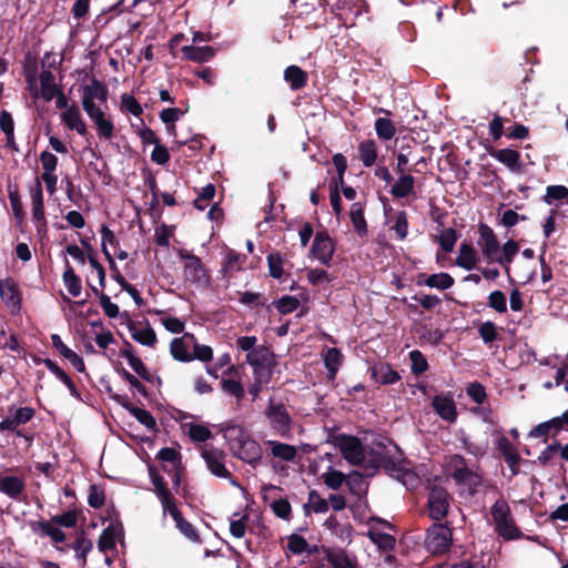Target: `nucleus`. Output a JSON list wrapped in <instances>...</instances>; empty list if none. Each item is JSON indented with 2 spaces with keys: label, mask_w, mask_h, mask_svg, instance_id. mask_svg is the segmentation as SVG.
<instances>
[{
  "label": "nucleus",
  "mask_w": 568,
  "mask_h": 568,
  "mask_svg": "<svg viewBox=\"0 0 568 568\" xmlns=\"http://www.w3.org/2000/svg\"><path fill=\"white\" fill-rule=\"evenodd\" d=\"M496 534L506 541L525 538V534L516 525L511 509L504 498L497 499L490 507Z\"/></svg>",
  "instance_id": "1"
},
{
  "label": "nucleus",
  "mask_w": 568,
  "mask_h": 568,
  "mask_svg": "<svg viewBox=\"0 0 568 568\" xmlns=\"http://www.w3.org/2000/svg\"><path fill=\"white\" fill-rule=\"evenodd\" d=\"M178 255L185 262L183 267L185 282L199 287H206L210 285V272L199 256L183 248L179 250Z\"/></svg>",
  "instance_id": "2"
},
{
  "label": "nucleus",
  "mask_w": 568,
  "mask_h": 568,
  "mask_svg": "<svg viewBox=\"0 0 568 568\" xmlns=\"http://www.w3.org/2000/svg\"><path fill=\"white\" fill-rule=\"evenodd\" d=\"M273 433L283 438L292 435V417L283 403H274L272 399L265 410Z\"/></svg>",
  "instance_id": "3"
},
{
  "label": "nucleus",
  "mask_w": 568,
  "mask_h": 568,
  "mask_svg": "<svg viewBox=\"0 0 568 568\" xmlns=\"http://www.w3.org/2000/svg\"><path fill=\"white\" fill-rule=\"evenodd\" d=\"M428 490V516L435 521H440L448 514L452 496L447 489L439 484H430Z\"/></svg>",
  "instance_id": "4"
},
{
  "label": "nucleus",
  "mask_w": 568,
  "mask_h": 568,
  "mask_svg": "<svg viewBox=\"0 0 568 568\" xmlns=\"http://www.w3.org/2000/svg\"><path fill=\"white\" fill-rule=\"evenodd\" d=\"M453 542L452 530L440 523H435L427 530L426 547L433 555H442L449 550Z\"/></svg>",
  "instance_id": "5"
},
{
  "label": "nucleus",
  "mask_w": 568,
  "mask_h": 568,
  "mask_svg": "<svg viewBox=\"0 0 568 568\" xmlns=\"http://www.w3.org/2000/svg\"><path fill=\"white\" fill-rule=\"evenodd\" d=\"M336 251V241L333 240L327 230L315 233L310 254L321 264L329 266Z\"/></svg>",
  "instance_id": "6"
},
{
  "label": "nucleus",
  "mask_w": 568,
  "mask_h": 568,
  "mask_svg": "<svg viewBox=\"0 0 568 568\" xmlns=\"http://www.w3.org/2000/svg\"><path fill=\"white\" fill-rule=\"evenodd\" d=\"M335 442L342 456L348 464L359 466L364 463V446L358 437L341 434L335 438Z\"/></svg>",
  "instance_id": "7"
},
{
  "label": "nucleus",
  "mask_w": 568,
  "mask_h": 568,
  "mask_svg": "<svg viewBox=\"0 0 568 568\" xmlns=\"http://www.w3.org/2000/svg\"><path fill=\"white\" fill-rule=\"evenodd\" d=\"M202 457L205 460L207 469L216 477L229 479L233 486L239 487L237 479L224 465L225 454L216 448L203 449Z\"/></svg>",
  "instance_id": "8"
},
{
  "label": "nucleus",
  "mask_w": 568,
  "mask_h": 568,
  "mask_svg": "<svg viewBox=\"0 0 568 568\" xmlns=\"http://www.w3.org/2000/svg\"><path fill=\"white\" fill-rule=\"evenodd\" d=\"M383 468L385 473L396 479H402L407 475V470L396 462L389 454L372 450V459L368 460L366 468Z\"/></svg>",
  "instance_id": "9"
},
{
  "label": "nucleus",
  "mask_w": 568,
  "mask_h": 568,
  "mask_svg": "<svg viewBox=\"0 0 568 568\" xmlns=\"http://www.w3.org/2000/svg\"><path fill=\"white\" fill-rule=\"evenodd\" d=\"M110 518L111 524L102 530L98 539V548L101 552L104 554L110 550H114L116 546V539L123 536V526L114 508L111 509Z\"/></svg>",
  "instance_id": "10"
},
{
  "label": "nucleus",
  "mask_w": 568,
  "mask_h": 568,
  "mask_svg": "<svg viewBox=\"0 0 568 568\" xmlns=\"http://www.w3.org/2000/svg\"><path fill=\"white\" fill-rule=\"evenodd\" d=\"M564 429H567L566 412L560 416L552 417L532 427L528 433V437L542 438V443H547L549 437H557Z\"/></svg>",
  "instance_id": "11"
},
{
  "label": "nucleus",
  "mask_w": 568,
  "mask_h": 568,
  "mask_svg": "<svg viewBox=\"0 0 568 568\" xmlns=\"http://www.w3.org/2000/svg\"><path fill=\"white\" fill-rule=\"evenodd\" d=\"M36 409L29 406L16 407L14 405L9 406L8 416L0 422V433L7 430H16L30 420L33 419Z\"/></svg>",
  "instance_id": "12"
},
{
  "label": "nucleus",
  "mask_w": 568,
  "mask_h": 568,
  "mask_svg": "<svg viewBox=\"0 0 568 568\" xmlns=\"http://www.w3.org/2000/svg\"><path fill=\"white\" fill-rule=\"evenodd\" d=\"M231 452L234 457L250 464L253 467H256L260 464L263 455L261 445L251 436L246 437Z\"/></svg>",
  "instance_id": "13"
},
{
  "label": "nucleus",
  "mask_w": 568,
  "mask_h": 568,
  "mask_svg": "<svg viewBox=\"0 0 568 568\" xmlns=\"http://www.w3.org/2000/svg\"><path fill=\"white\" fill-rule=\"evenodd\" d=\"M112 399L121 405L124 409H126L140 424L145 426L149 430L156 433L158 424L153 415L143 408L134 406L130 403L129 397L126 395H112Z\"/></svg>",
  "instance_id": "14"
},
{
  "label": "nucleus",
  "mask_w": 568,
  "mask_h": 568,
  "mask_svg": "<svg viewBox=\"0 0 568 568\" xmlns=\"http://www.w3.org/2000/svg\"><path fill=\"white\" fill-rule=\"evenodd\" d=\"M0 297L12 314L21 310L22 295L18 284L11 277L0 280Z\"/></svg>",
  "instance_id": "15"
},
{
  "label": "nucleus",
  "mask_w": 568,
  "mask_h": 568,
  "mask_svg": "<svg viewBox=\"0 0 568 568\" xmlns=\"http://www.w3.org/2000/svg\"><path fill=\"white\" fill-rule=\"evenodd\" d=\"M478 233L480 236L478 245L481 248L483 255L490 262L500 251L499 241L493 229L485 223L478 225Z\"/></svg>",
  "instance_id": "16"
},
{
  "label": "nucleus",
  "mask_w": 568,
  "mask_h": 568,
  "mask_svg": "<svg viewBox=\"0 0 568 568\" xmlns=\"http://www.w3.org/2000/svg\"><path fill=\"white\" fill-rule=\"evenodd\" d=\"M432 406L436 414L448 423H455L457 419L456 404L452 395H436L432 400Z\"/></svg>",
  "instance_id": "17"
},
{
  "label": "nucleus",
  "mask_w": 568,
  "mask_h": 568,
  "mask_svg": "<svg viewBox=\"0 0 568 568\" xmlns=\"http://www.w3.org/2000/svg\"><path fill=\"white\" fill-rule=\"evenodd\" d=\"M488 154L497 160L498 162L506 165L511 172H521V155L518 151L505 148V149H488Z\"/></svg>",
  "instance_id": "18"
},
{
  "label": "nucleus",
  "mask_w": 568,
  "mask_h": 568,
  "mask_svg": "<svg viewBox=\"0 0 568 568\" xmlns=\"http://www.w3.org/2000/svg\"><path fill=\"white\" fill-rule=\"evenodd\" d=\"M496 448L499 450L501 456L504 457L506 464L508 465L511 477H515L519 474V463L521 460L520 455L516 450L515 446L510 443V440L501 436L497 440Z\"/></svg>",
  "instance_id": "19"
},
{
  "label": "nucleus",
  "mask_w": 568,
  "mask_h": 568,
  "mask_svg": "<svg viewBox=\"0 0 568 568\" xmlns=\"http://www.w3.org/2000/svg\"><path fill=\"white\" fill-rule=\"evenodd\" d=\"M519 252V244L514 240H508L501 247V253H497L496 257L490 261V263H498L504 267L505 274L508 278V282L513 284L515 280L510 274V264L513 263L515 256Z\"/></svg>",
  "instance_id": "20"
},
{
  "label": "nucleus",
  "mask_w": 568,
  "mask_h": 568,
  "mask_svg": "<svg viewBox=\"0 0 568 568\" xmlns=\"http://www.w3.org/2000/svg\"><path fill=\"white\" fill-rule=\"evenodd\" d=\"M26 491V481L19 476H1L0 493L9 498L20 501Z\"/></svg>",
  "instance_id": "21"
},
{
  "label": "nucleus",
  "mask_w": 568,
  "mask_h": 568,
  "mask_svg": "<svg viewBox=\"0 0 568 568\" xmlns=\"http://www.w3.org/2000/svg\"><path fill=\"white\" fill-rule=\"evenodd\" d=\"M54 523L50 520H31L29 521V527L31 528L33 534H41L42 536H48L52 539L53 542L60 544L63 542L67 538L64 531L54 526Z\"/></svg>",
  "instance_id": "22"
},
{
  "label": "nucleus",
  "mask_w": 568,
  "mask_h": 568,
  "mask_svg": "<svg viewBox=\"0 0 568 568\" xmlns=\"http://www.w3.org/2000/svg\"><path fill=\"white\" fill-rule=\"evenodd\" d=\"M183 59L192 62L203 63L215 57V49L210 45L196 47L193 44L181 48Z\"/></svg>",
  "instance_id": "23"
},
{
  "label": "nucleus",
  "mask_w": 568,
  "mask_h": 568,
  "mask_svg": "<svg viewBox=\"0 0 568 568\" xmlns=\"http://www.w3.org/2000/svg\"><path fill=\"white\" fill-rule=\"evenodd\" d=\"M61 120L70 130H75L78 134L84 136L88 134V129L83 122L81 112L75 103L70 105L62 114Z\"/></svg>",
  "instance_id": "24"
},
{
  "label": "nucleus",
  "mask_w": 568,
  "mask_h": 568,
  "mask_svg": "<svg viewBox=\"0 0 568 568\" xmlns=\"http://www.w3.org/2000/svg\"><path fill=\"white\" fill-rule=\"evenodd\" d=\"M246 362L253 367L275 366L276 362L274 353L266 346H256L252 352L247 353Z\"/></svg>",
  "instance_id": "25"
},
{
  "label": "nucleus",
  "mask_w": 568,
  "mask_h": 568,
  "mask_svg": "<svg viewBox=\"0 0 568 568\" xmlns=\"http://www.w3.org/2000/svg\"><path fill=\"white\" fill-rule=\"evenodd\" d=\"M372 377L382 385H392L400 379L398 372L387 363H379L372 368Z\"/></svg>",
  "instance_id": "26"
},
{
  "label": "nucleus",
  "mask_w": 568,
  "mask_h": 568,
  "mask_svg": "<svg viewBox=\"0 0 568 568\" xmlns=\"http://www.w3.org/2000/svg\"><path fill=\"white\" fill-rule=\"evenodd\" d=\"M109 91L104 83L99 81L95 78H92L91 85L82 87V101H94V99L99 100L102 103H105L108 100Z\"/></svg>",
  "instance_id": "27"
},
{
  "label": "nucleus",
  "mask_w": 568,
  "mask_h": 568,
  "mask_svg": "<svg viewBox=\"0 0 568 568\" xmlns=\"http://www.w3.org/2000/svg\"><path fill=\"white\" fill-rule=\"evenodd\" d=\"M185 338L195 341V337L193 334L185 333L183 337L173 338L170 344L171 355L174 359H176L179 362H191L194 359V356H191V353H189L187 346L184 343Z\"/></svg>",
  "instance_id": "28"
},
{
  "label": "nucleus",
  "mask_w": 568,
  "mask_h": 568,
  "mask_svg": "<svg viewBox=\"0 0 568 568\" xmlns=\"http://www.w3.org/2000/svg\"><path fill=\"white\" fill-rule=\"evenodd\" d=\"M477 256L471 242L464 241L459 247V255L456 258V264L467 271L476 267Z\"/></svg>",
  "instance_id": "29"
},
{
  "label": "nucleus",
  "mask_w": 568,
  "mask_h": 568,
  "mask_svg": "<svg viewBox=\"0 0 568 568\" xmlns=\"http://www.w3.org/2000/svg\"><path fill=\"white\" fill-rule=\"evenodd\" d=\"M62 280L70 295L77 297L81 294V278L74 272L68 258L64 260V272L62 274Z\"/></svg>",
  "instance_id": "30"
},
{
  "label": "nucleus",
  "mask_w": 568,
  "mask_h": 568,
  "mask_svg": "<svg viewBox=\"0 0 568 568\" xmlns=\"http://www.w3.org/2000/svg\"><path fill=\"white\" fill-rule=\"evenodd\" d=\"M223 436L227 442L230 450L234 449L240 443H242L246 437H248V433L245 430L243 426L227 423L223 428Z\"/></svg>",
  "instance_id": "31"
},
{
  "label": "nucleus",
  "mask_w": 568,
  "mask_h": 568,
  "mask_svg": "<svg viewBox=\"0 0 568 568\" xmlns=\"http://www.w3.org/2000/svg\"><path fill=\"white\" fill-rule=\"evenodd\" d=\"M349 217L355 233L359 237L366 236L368 233L367 222L364 216V209L359 202H355L351 205Z\"/></svg>",
  "instance_id": "32"
},
{
  "label": "nucleus",
  "mask_w": 568,
  "mask_h": 568,
  "mask_svg": "<svg viewBox=\"0 0 568 568\" xmlns=\"http://www.w3.org/2000/svg\"><path fill=\"white\" fill-rule=\"evenodd\" d=\"M284 80L292 90L303 89L308 80L307 73L297 65H290L284 71Z\"/></svg>",
  "instance_id": "33"
},
{
  "label": "nucleus",
  "mask_w": 568,
  "mask_h": 568,
  "mask_svg": "<svg viewBox=\"0 0 568 568\" xmlns=\"http://www.w3.org/2000/svg\"><path fill=\"white\" fill-rule=\"evenodd\" d=\"M343 355L336 347L326 348L323 351L324 365L328 372V377L334 379L342 364Z\"/></svg>",
  "instance_id": "34"
},
{
  "label": "nucleus",
  "mask_w": 568,
  "mask_h": 568,
  "mask_svg": "<svg viewBox=\"0 0 568 568\" xmlns=\"http://www.w3.org/2000/svg\"><path fill=\"white\" fill-rule=\"evenodd\" d=\"M358 158L365 168H371L377 160V145L372 139L364 140L358 144Z\"/></svg>",
  "instance_id": "35"
},
{
  "label": "nucleus",
  "mask_w": 568,
  "mask_h": 568,
  "mask_svg": "<svg viewBox=\"0 0 568 568\" xmlns=\"http://www.w3.org/2000/svg\"><path fill=\"white\" fill-rule=\"evenodd\" d=\"M455 283L454 277L448 273H435L425 276L424 281L418 280V284H424L432 288H438V290H447L452 287Z\"/></svg>",
  "instance_id": "36"
},
{
  "label": "nucleus",
  "mask_w": 568,
  "mask_h": 568,
  "mask_svg": "<svg viewBox=\"0 0 568 568\" xmlns=\"http://www.w3.org/2000/svg\"><path fill=\"white\" fill-rule=\"evenodd\" d=\"M415 179L410 174H400L393 184L390 194L396 199L407 197L414 190Z\"/></svg>",
  "instance_id": "37"
},
{
  "label": "nucleus",
  "mask_w": 568,
  "mask_h": 568,
  "mask_svg": "<svg viewBox=\"0 0 568 568\" xmlns=\"http://www.w3.org/2000/svg\"><path fill=\"white\" fill-rule=\"evenodd\" d=\"M327 561L333 568H356V564L351 560L345 550L333 551L331 548L323 547Z\"/></svg>",
  "instance_id": "38"
},
{
  "label": "nucleus",
  "mask_w": 568,
  "mask_h": 568,
  "mask_svg": "<svg viewBox=\"0 0 568 568\" xmlns=\"http://www.w3.org/2000/svg\"><path fill=\"white\" fill-rule=\"evenodd\" d=\"M454 480L457 485L467 486L470 494H474L481 486L483 476L467 467L462 471V475L455 477Z\"/></svg>",
  "instance_id": "39"
},
{
  "label": "nucleus",
  "mask_w": 568,
  "mask_h": 568,
  "mask_svg": "<svg viewBox=\"0 0 568 568\" xmlns=\"http://www.w3.org/2000/svg\"><path fill=\"white\" fill-rule=\"evenodd\" d=\"M41 94L45 101H51L55 93L60 90L54 83V75L49 70H43L40 73Z\"/></svg>",
  "instance_id": "40"
},
{
  "label": "nucleus",
  "mask_w": 568,
  "mask_h": 568,
  "mask_svg": "<svg viewBox=\"0 0 568 568\" xmlns=\"http://www.w3.org/2000/svg\"><path fill=\"white\" fill-rule=\"evenodd\" d=\"M268 445L271 447V454L285 462H292L296 457V448L293 445L270 440Z\"/></svg>",
  "instance_id": "41"
},
{
  "label": "nucleus",
  "mask_w": 568,
  "mask_h": 568,
  "mask_svg": "<svg viewBox=\"0 0 568 568\" xmlns=\"http://www.w3.org/2000/svg\"><path fill=\"white\" fill-rule=\"evenodd\" d=\"M246 256L241 255L234 250H229L225 258L222 263V272L224 274H233L242 268V264L245 262Z\"/></svg>",
  "instance_id": "42"
},
{
  "label": "nucleus",
  "mask_w": 568,
  "mask_h": 568,
  "mask_svg": "<svg viewBox=\"0 0 568 568\" xmlns=\"http://www.w3.org/2000/svg\"><path fill=\"white\" fill-rule=\"evenodd\" d=\"M368 537L383 551H390L395 548L396 539L387 532L369 530Z\"/></svg>",
  "instance_id": "43"
},
{
  "label": "nucleus",
  "mask_w": 568,
  "mask_h": 568,
  "mask_svg": "<svg viewBox=\"0 0 568 568\" xmlns=\"http://www.w3.org/2000/svg\"><path fill=\"white\" fill-rule=\"evenodd\" d=\"M307 499H308V503L306 505H304L305 513H308V507H311L313 509V511L316 514H324V513L328 511V509H329L328 501L326 499H324L317 490L312 489L308 493Z\"/></svg>",
  "instance_id": "44"
},
{
  "label": "nucleus",
  "mask_w": 568,
  "mask_h": 568,
  "mask_svg": "<svg viewBox=\"0 0 568 568\" xmlns=\"http://www.w3.org/2000/svg\"><path fill=\"white\" fill-rule=\"evenodd\" d=\"M375 131L378 139L388 141L396 134V128L392 120L387 118H378L375 121Z\"/></svg>",
  "instance_id": "45"
},
{
  "label": "nucleus",
  "mask_w": 568,
  "mask_h": 568,
  "mask_svg": "<svg viewBox=\"0 0 568 568\" xmlns=\"http://www.w3.org/2000/svg\"><path fill=\"white\" fill-rule=\"evenodd\" d=\"M478 334L485 344H491L501 338L498 333V327L491 321L481 323L478 327Z\"/></svg>",
  "instance_id": "46"
},
{
  "label": "nucleus",
  "mask_w": 568,
  "mask_h": 568,
  "mask_svg": "<svg viewBox=\"0 0 568 568\" xmlns=\"http://www.w3.org/2000/svg\"><path fill=\"white\" fill-rule=\"evenodd\" d=\"M116 373L120 375V377L123 381H125L130 385V388L133 392L139 393L143 397H149V392H148L146 387L139 381L138 377H135L133 374H131L124 367L118 368Z\"/></svg>",
  "instance_id": "47"
},
{
  "label": "nucleus",
  "mask_w": 568,
  "mask_h": 568,
  "mask_svg": "<svg viewBox=\"0 0 568 568\" xmlns=\"http://www.w3.org/2000/svg\"><path fill=\"white\" fill-rule=\"evenodd\" d=\"M128 364L143 381L148 383H154L155 377L149 372V369L146 368V366L139 356L135 355L132 358H130V361H128ZM156 381L159 384H161L160 377H156Z\"/></svg>",
  "instance_id": "48"
},
{
  "label": "nucleus",
  "mask_w": 568,
  "mask_h": 568,
  "mask_svg": "<svg viewBox=\"0 0 568 568\" xmlns=\"http://www.w3.org/2000/svg\"><path fill=\"white\" fill-rule=\"evenodd\" d=\"M300 300L292 295H284L277 301L273 302L280 314L287 315L293 313L300 307Z\"/></svg>",
  "instance_id": "49"
},
{
  "label": "nucleus",
  "mask_w": 568,
  "mask_h": 568,
  "mask_svg": "<svg viewBox=\"0 0 568 568\" xmlns=\"http://www.w3.org/2000/svg\"><path fill=\"white\" fill-rule=\"evenodd\" d=\"M131 336L138 343L149 347H154L158 342L156 334L151 326H148L143 329H131Z\"/></svg>",
  "instance_id": "50"
},
{
  "label": "nucleus",
  "mask_w": 568,
  "mask_h": 568,
  "mask_svg": "<svg viewBox=\"0 0 568 568\" xmlns=\"http://www.w3.org/2000/svg\"><path fill=\"white\" fill-rule=\"evenodd\" d=\"M184 114V111L180 108H166L160 112V119L166 124L170 133L175 132L174 123Z\"/></svg>",
  "instance_id": "51"
},
{
  "label": "nucleus",
  "mask_w": 568,
  "mask_h": 568,
  "mask_svg": "<svg viewBox=\"0 0 568 568\" xmlns=\"http://www.w3.org/2000/svg\"><path fill=\"white\" fill-rule=\"evenodd\" d=\"M559 449H560V442L554 440L545 449L541 450V453L538 456L536 462L542 467L552 465L555 456L559 455Z\"/></svg>",
  "instance_id": "52"
},
{
  "label": "nucleus",
  "mask_w": 568,
  "mask_h": 568,
  "mask_svg": "<svg viewBox=\"0 0 568 568\" xmlns=\"http://www.w3.org/2000/svg\"><path fill=\"white\" fill-rule=\"evenodd\" d=\"M458 240V233L453 227H447L442 231L438 236V243L445 253H450Z\"/></svg>",
  "instance_id": "53"
},
{
  "label": "nucleus",
  "mask_w": 568,
  "mask_h": 568,
  "mask_svg": "<svg viewBox=\"0 0 568 568\" xmlns=\"http://www.w3.org/2000/svg\"><path fill=\"white\" fill-rule=\"evenodd\" d=\"M71 547L75 550L77 558L82 560L81 566L84 567L87 564V556L93 548V542L84 536H80L74 540Z\"/></svg>",
  "instance_id": "54"
},
{
  "label": "nucleus",
  "mask_w": 568,
  "mask_h": 568,
  "mask_svg": "<svg viewBox=\"0 0 568 568\" xmlns=\"http://www.w3.org/2000/svg\"><path fill=\"white\" fill-rule=\"evenodd\" d=\"M408 356L412 362L410 369L414 375H422L428 369L427 359L420 351L414 349L409 352Z\"/></svg>",
  "instance_id": "55"
},
{
  "label": "nucleus",
  "mask_w": 568,
  "mask_h": 568,
  "mask_svg": "<svg viewBox=\"0 0 568 568\" xmlns=\"http://www.w3.org/2000/svg\"><path fill=\"white\" fill-rule=\"evenodd\" d=\"M8 193L14 219L17 220L18 224H21L24 221V210L20 194L17 189L12 190L10 186L8 189Z\"/></svg>",
  "instance_id": "56"
},
{
  "label": "nucleus",
  "mask_w": 568,
  "mask_h": 568,
  "mask_svg": "<svg viewBox=\"0 0 568 568\" xmlns=\"http://www.w3.org/2000/svg\"><path fill=\"white\" fill-rule=\"evenodd\" d=\"M150 479L152 485L154 486V493L156 497L165 495L171 490L168 488V485L164 478L158 473V469L153 465H149L148 467Z\"/></svg>",
  "instance_id": "57"
},
{
  "label": "nucleus",
  "mask_w": 568,
  "mask_h": 568,
  "mask_svg": "<svg viewBox=\"0 0 568 568\" xmlns=\"http://www.w3.org/2000/svg\"><path fill=\"white\" fill-rule=\"evenodd\" d=\"M215 195V185L212 183H209L205 185L201 192L199 193V196L194 200L193 204L194 207L203 211L209 206V203L213 200Z\"/></svg>",
  "instance_id": "58"
},
{
  "label": "nucleus",
  "mask_w": 568,
  "mask_h": 568,
  "mask_svg": "<svg viewBox=\"0 0 568 568\" xmlns=\"http://www.w3.org/2000/svg\"><path fill=\"white\" fill-rule=\"evenodd\" d=\"M156 458L162 463L172 464V467H178L182 465L181 453L172 447L161 448L156 454Z\"/></svg>",
  "instance_id": "59"
},
{
  "label": "nucleus",
  "mask_w": 568,
  "mask_h": 568,
  "mask_svg": "<svg viewBox=\"0 0 568 568\" xmlns=\"http://www.w3.org/2000/svg\"><path fill=\"white\" fill-rule=\"evenodd\" d=\"M488 306L499 314L507 312V298L503 291H493L488 295Z\"/></svg>",
  "instance_id": "60"
},
{
  "label": "nucleus",
  "mask_w": 568,
  "mask_h": 568,
  "mask_svg": "<svg viewBox=\"0 0 568 568\" xmlns=\"http://www.w3.org/2000/svg\"><path fill=\"white\" fill-rule=\"evenodd\" d=\"M267 265L273 278L280 280L283 276V258L280 252H271L267 255Z\"/></svg>",
  "instance_id": "61"
},
{
  "label": "nucleus",
  "mask_w": 568,
  "mask_h": 568,
  "mask_svg": "<svg viewBox=\"0 0 568 568\" xmlns=\"http://www.w3.org/2000/svg\"><path fill=\"white\" fill-rule=\"evenodd\" d=\"M88 504L90 507L94 509H100L105 504V494L104 490L95 485L92 484L89 487V495H88Z\"/></svg>",
  "instance_id": "62"
},
{
  "label": "nucleus",
  "mask_w": 568,
  "mask_h": 568,
  "mask_svg": "<svg viewBox=\"0 0 568 568\" xmlns=\"http://www.w3.org/2000/svg\"><path fill=\"white\" fill-rule=\"evenodd\" d=\"M121 110L134 116H140L143 113V109L138 100L133 95L126 93L121 95Z\"/></svg>",
  "instance_id": "63"
},
{
  "label": "nucleus",
  "mask_w": 568,
  "mask_h": 568,
  "mask_svg": "<svg viewBox=\"0 0 568 568\" xmlns=\"http://www.w3.org/2000/svg\"><path fill=\"white\" fill-rule=\"evenodd\" d=\"M322 478L324 484L333 490L339 489L346 479L345 475L342 471L335 469H331L324 473L322 475Z\"/></svg>",
  "instance_id": "64"
}]
</instances>
